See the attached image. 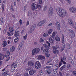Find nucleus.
<instances>
[{"label": "nucleus", "instance_id": "nucleus-57", "mask_svg": "<svg viewBox=\"0 0 76 76\" xmlns=\"http://www.w3.org/2000/svg\"><path fill=\"white\" fill-rule=\"evenodd\" d=\"M59 74L61 76H63V75H62V73L60 71L59 72Z\"/></svg>", "mask_w": 76, "mask_h": 76}, {"label": "nucleus", "instance_id": "nucleus-43", "mask_svg": "<svg viewBox=\"0 0 76 76\" xmlns=\"http://www.w3.org/2000/svg\"><path fill=\"white\" fill-rule=\"evenodd\" d=\"M53 73L54 75H56L57 73V71L56 69H53Z\"/></svg>", "mask_w": 76, "mask_h": 76}, {"label": "nucleus", "instance_id": "nucleus-59", "mask_svg": "<svg viewBox=\"0 0 76 76\" xmlns=\"http://www.w3.org/2000/svg\"><path fill=\"white\" fill-rule=\"evenodd\" d=\"M11 8L12 12H14V9H13V6L12 5L11 6Z\"/></svg>", "mask_w": 76, "mask_h": 76}, {"label": "nucleus", "instance_id": "nucleus-32", "mask_svg": "<svg viewBox=\"0 0 76 76\" xmlns=\"http://www.w3.org/2000/svg\"><path fill=\"white\" fill-rule=\"evenodd\" d=\"M9 31L10 32H13V31H14V30L13 29V28L11 27H9Z\"/></svg>", "mask_w": 76, "mask_h": 76}, {"label": "nucleus", "instance_id": "nucleus-14", "mask_svg": "<svg viewBox=\"0 0 76 76\" xmlns=\"http://www.w3.org/2000/svg\"><path fill=\"white\" fill-rule=\"evenodd\" d=\"M17 65L18 64H17L16 62H14L12 64V67H14V68H16Z\"/></svg>", "mask_w": 76, "mask_h": 76}, {"label": "nucleus", "instance_id": "nucleus-5", "mask_svg": "<svg viewBox=\"0 0 76 76\" xmlns=\"http://www.w3.org/2000/svg\"><path fill=\"white\" fill-rule=\"evenodd\" d=\"M5 57L7 58L6 61H7L10 59V52L9 51H7L5 53Z\"/></svg>", "mask_w": 76, "mask_h": 76}, {"label": "nucleus", "instance_id": "nucleus-38", "mask_svg": "<svg viewBox=\"0 0 76 76\" xmlns=\"http://www.w3.org/2000/svg\"><path fill=\"white\" fill-rule=\"evenodd\" d=\"M23 38L24 40H26V39H27V34H26L25 35L23 36Z\"/></svg>", "mask_w": 76, "mask_h": 76}, {"label": "nucleus", "instance_id": "nucleus-42", "mask_svg": "<svg viewBox=\"0 0 76 76\" xmlns=\"http://www.w3.org/2000/svg\"><path fill=\"white\" fill-rule=\"evenodd\" d=\"M4 7H5V5L4 4H3L2 6V7L3 11H4Z\"/></svg>", "mask_w": 76, "mask_h": 76}, {"label": "nucleus", "instance_id": "nucleus-23", "mask_svg": "<svg viewBox=\"0 0 76 76\" xmlns=\"http://www.w3.org/2000/svg\"><path fill=\"white\" fill-rule=\"evenodd\" d=\"M55 39L56 41H60V37L57 36L55 37Z\"/></svg>", "mask_w": 76, "mask_h": 76}, {"label": "nucleus", "instance_id": "nucleus-45", "mask_svg": "<svg viewBox=\"0 0 76 76\" xmlns=\"http://www.w3.org/2000/svg\"><path fill=\"white\" fill-rule=\"evenodd\" d=\"M72 73L74 75H75V76H76V71H74Z\"/></svg>", "mask_w": 76, "mask_h": 76}, {"label": "nucleus", "instance_id": "nucleus-11", "mask_svg": "<svg viewBox=\"0 0 76 76\" xmlns=\"http://www.w3.org/2000/svg\"><path fill=\"white\" fill-rule=\"evenodd\" d=\"M45 22L44 20L41 21L38 23L37 26H42Z\"/></svg>", "mask_w": 76, "mask_h": 76}, {"label": "nucleus", "instance_id": "nucleus-36", "mask_svg": "<svg viewBox=\"0 0 76 76\" xmlns=\"http://www.w3.org/2000/svg\"><path fill=\"white\" fill-rule=\"evenodd\" d=\"M44 41V40L42 38H41L39 39V42L41 43V42H43Z\"/></svg>", "mask_w": 76, "mask_h": 76}, {"label": "nucleus", "instance_id": "nucleus-27", "mask_svg": "<svg viewBox=\"0 0 76 76\" xmlns=\"http://www.w3.org/2000/svg\"><path fill=\"white\" fill-rule=\"evenodd\" d=\"M69 32H70V33H71L73 34H74V36H75V31H73V30L71 29L69 30Z\"/></svg>", "mask_w": 76, "mask_h": 76}, {"label": "nucleus", "instance_id": "nucleus-15", "mask_svg": "<svg viewBox=\"0 0 76 76\" xmlns=\"http://www.w3.org/2000/svg\"><path fill=\"white\" fill-rule=\"evenodd\" d=\"M57 34V31H53L51 37L53 38H54V37Z\"/></svg>", "mask_w": 76, "mask_h": 76}, {"label": "nucleus", "instance_id": "nucleus-60", "mask_svg": "<svg viewBox=\"0 0 76 76\" xmlns=\"http://www.w3.org/2000/svg\"><path fill=\"white\" fill-rule=\"evenodd\" d=\"M52 25H53V24L52 23H50L48 24V26H52Z\"/></svg>", "mask_w": 76, "mask_h": 76}, {"label": "nucleus", "instance_id": "nucleus-9", "mask_svg": "<svg viewBox=\"0 0 76 76\" xmlns=\"http://www.w3.org/2000/svg\"><path fill=\"white\" fill-rule=\"evenodd\" d=\"M36 26V25H34L31 27L30 31L29 32V34H31V33L32 31H33L34 30V29H35Z\"/></svg>", "mask_w": 76, "mask_h": 76}, {"label": "nucleus", "instance_id": "nucleus-30", "mask_svg": "<svg viewBox=\"0 0 76 76\" xmlns=\"http://www.w3.org/2000/svg\"><path fill=\"white\" fill-rule=\"evenodd\" d=\"M7 34L8 36H12V35H13V33L8 32L7 33Z\"/></svg>", "mask_w": 76, "mask_h": 76}, {"label": "nucleus", "instance_id": "nucleus-16", "mask_svg": "<svg viewBox=\"0 0 76 76\" xmlns=\"http://www.w3.org/2000/svg\"><path fill=\"white\" fill-rule=\"evenodd\" d=\"M31 7L33 9H36L37 8V7L35 4L32 3L31 5Z\"/></svg>", "mask_w": 76, "mask_h": 76}, {"label": "nucleus", "instance_id": "nucleus-31", "mask_svg": "<svg viewBox=\"0 0 76 76\" xmlns=\"http://www.w3.org/2000/svg\"><path fill=\"white\" fill-rule=\"evenodd\" d=\"M48 36V34L47 33H45L43 34V37L45 38H46V37H47Z\"/></svg>", "mask_w": 76, "mask_h": 76}, {"label": "nucleus", "instance_id": "nucleus-64", "mask_svg": "<svg viewBox=\"0 0 76 76\" xmlns=\"http://www.w3.org/2000/svg\"><path fill=\"white\" fill-rule=\"evenodd\" d=\"M3 50L4 51H6L7 50V49L6 48H4L3 49Z\"/></svg>", "mask_w": 76, "mask_h": 76}, {"label": "nucleus", "instance_id": "nucleus-48", "mask_svg": "<svg viewBox=\"0 0 76 76\" xmlns=\"http://www.w3.org/2000/svg\"><path fill=\"white\" fill-rule=\"evenodd\" d=\"M45 56L46 57H50V54H47L45 55Z\"/></svg>", "mask_w": 76, "mask_h": 76}, {"label": "nucleus", "instance_id": "nucleus-34", "mask_svg": "<svg viewBox=\"0 0 76 76\" xmlns=\"http://www.w3.org/2000/svg\"><path fill=\"white\" fill-rule=\"evenodd\" d=\"M22 45H19L18 49V50H22Z\"/></svg>", "mask_w": 76, "mask_h": 76}, {"label": "nucleus", "instance_id": "nucleus-2", "mask_svg": "<svg viewBox=\"0 0 76 76\" xmlns=\"http://www.w3.org/2000/svg\"><path fill=\"white\" fill-rule=\"evenodd\" d=\"M46 43L48 44V45H47L46 43H45L43 45V46L46 49H44L43 50V53L45 54H48L49 53V51L48 50H50V47H51V44L48 41H46Z\"/></svg>", "mask_w": 76, "mask_h": 76}, {"label": "nucleus", "instance_id": "nucleus-33", "mask_svg": "<svg viewBox=\"0 0 76 76\" xmlns=\"http://www.w3.org/2000/svg\"><path fill=\"white\" fill-rule=\"evenodd\" d=\"M24 44V41L23 40H22L21 41L20 45H22V46Z\"/></svg>", "mask_w": 76, "mask_h": 76}, {"label": "nucleus", "instance_id": "nucleus-21", "mask_svg": "<svg viewBox=\"0 0 76 76\" xmlns=\"http://www.w3.org/2000/svg\"><path fill=\"white\" fill-rule=\"evenodd\" d=\"M53 29H49L48 32V34L49 35L51 34V33H52V32H53Z\"/></svg>", "mask_w": 76, "mask_h": 76}, {"label": "nucleus", "instance_id": "nucleus-61", "mask_svg": "<svg viewBox=\"0 0 76 76\" xmlns=\"http://www.w3.org/2000/svg\"><path fill=\"white\" fill-rule=\"evenodd\" d=\"M47 6H45L44 7V10H46L47 9Z\"/></svg>", "mask_w": 76, "mask_h": 76}, {"label": "nucleus", "instance_id": "nucleus-35", "mask_svg": "<svg viewBox=\"0 0 76 76\" xmlns=\"http://www.w3.org/2000/svg\"><path fill=\"white\" fill-rule=\"evenodd\" d=\"M18 41H19V38L18 37H16L14 39L15 42H17Z\"/></svg>", "mask_w": 76, "mask_h": 76}, {"label": "nucleus", "instance_id": "nucleus-47", "mask_svg": "<svg viewBox=\"0 0 76 76\" xmlns=\"http://www.w3.org/2000/svg\"><path fill=\"white\" fill-rule=\"evenodd\" d=\"M43 71H42V70H41L40 71V75H43Z\"/></svg>", "mask_w": 76, "mask_h": 76}, {"label": "nucleus", "instance_id": "nucleus-55", "mask_svg": "<svg viewBox=\"0 0 76 76\" xmlns=\"http://www.w3.org/2000/svg\"><path fill=\"white\" fill-rule=\"evenodd\" d=\"M62 42L63 43H64V36H63V37Z\"/></svg>", "mask_w": 76, "mask_h": 76}, {"label": "nucleus", "instance_id": "nucleus-52", "mask_svg": "<svg viewBox=\"0 0 76 76\" xmlns=\"http://www.w3.org/2000/svg\"><path fill=\"white\" fill-rule=\"evenodd\" d=\"M19 23L20 26H21L22 25V20H20L19 21Z\"/></svg>", "mask_w": 76, "mask_h": 76}, {"label": "nucleus", "instance_id": "nucleus-28", "mask_svg": "<svg viewBox=\"0 0 76 76\" xmlns=\"http://www.w3.org/2000/svg\"><path fill=\"white\" fill-rule=\"evenodd\" d=\"M53 52L54 54H57L58 53H59V51L58 50H53Z\"/></svg>", "mask_w": 76, "mask_h": 76}, {"label": "nucleus", "instance_id": "nucleus-51", "mask_svg": "<svg viewBox=\"0 0 76 76\" xmlns=\"http://www.w3.org/2000/svg\"><path fill=\"white\" fill-rule=\"evenodd\" d=\"M0 21L1 23L3 22V18H1Z\"/></svg>", "mask_w": 76, "mask_h": 76}, {"label": "nucleus", "instance_id": "nucleus-25", "mask_svg": "<svg viewBox=\"0 0 76 76\" xmlns=\"http://www.w3.org/2000/svg\"><path fill=\"white\" fill-rule=\"evenodd\" d=\"M2 45L4 47H5L7 45V42L5 41H3V43H2Z\"/></svg>", "mask_w": 76, "mask_h": 76}, {"label": "nucleus", "instance_id": "nucleus-26", "mask_svg": "<svg viewBox=\"0 0 76 76\" xmlns=\"http://www.w3.org/2000/svg\"><path fill=\"white\" fill-rule=\"evenodd\" d=\"M28 65L29 66H32L34 65V64L31 61H29L28 62Z\"/></svg>", "mask_w": 76, "mask_h": 76}, {"label": "nucleus", "instance_id": "nucleus-37", "mask_svg": "<svg viewBox=\"0 0 76 76\" xmlns=\"http://www.w3.org/2000/svg\"><path fill=\"white\" fill-rule=\"evenodd\" d=\"M50 68H51V66H47L45 67V69H46V70H50Z\"/></svg>", "mask_w": 76, "mask_h": 76}, {"label": "nucleus", "instance_id": "nucleus-44", "mask_svg": "<svg viewBox=\"0 0 76 76\" xmlns=\"http://www.w3.org/2000/svg\"><path fill=\"white\" fill-rule=\"evenodd\" d=\"M39 4H42V0H39Z\"/></svg>", "mask_w": 76, "mask_h": 76}, {"label": "nucleus", "instance_id": "nucleus-8", "mask_svg": "<svg viewBox=\"0 0 76 76\" xmlns=\"http://www.w3.org/2000/svg\"><path fill=\"white\" fill-rule=\"evenodd\" d=\"M37 59L38 60H45V58L44 56L42 55H39L37 56Z\"/></svg>", "mask_w": 76, "mask_h": 76}, {"label": "nucleus", "instance_id": "nucleus-49", "mask_svg": "<svg viewBox=\"0 0 76 76\" xmlns=\"http://www.w3.org/2000/svg\"><path fill=\"white\" fill-rule=\"evenodd\" d=\"M27 15H32V13H31V12L30 11H29L28 12V13H27Z\"/></svg>", "mask_w": 76, "mask_h": 76}, {"label": "nucleus", "instance_id": "nucleus-1", "mask_svg": "<svg viewBox=\"0 0 76 76\" xmlns=\"http://www.w3.org/2000/svg\"><path fill=\"white\" fill-rule=\"evenodd\" d=\"M56 11L58 14L61 18H63V16H66L67 14L66 11L61 8L57 9H56Z\"/></svg>", "mask_w": 76, "mask_h": 76}, {"label": "nucleus", "instance_id": "nucleus-53", "mask_svg": "<svg viewBox=\"0 0 76 76\" xmlns=\"http://www.w3.org/2000/svg\"><path fill=\"white\" fill-rule=\"evenodd\" d=\"M28 73H25L24 74V76H28Z\"/></svg>", "mask_w": 76, "mask_h": 76}, {"label": "nucleus", "instance_id": "nucleus-19", "mask_svg": "<svg viewBox=\"0 0 76 76\" xmlns=\"http://www.w3.org/2000/svg\"><path fill=\"white\" fill-rule=\"evenodd\" d=\"M10 50L11 53H13L15 50V48L14 46H12L10 48Z\"/></svg>", "mask_w": 76, "mask_h": 76}, {"label": "nucleus", "instance_id": "nucleus-41", "mask_svg": "<svg viewBox=\"0 0 76 76\" xmlns=\"http://www.w3.org/2000/svg\"><path fill=\"white\" fill-rule=\"evenodd\" d=\"M67 67L68 69H69L71 67V65L70 64H68L67 65Z\"/></svg>", "mask_w": 76, "mask_h": 76}, {"label": "nucleus", "instance_id": "nucleus-17", "mask_svg": "<svg viewBox=\"0 0 76 76\" xmlns=\"http://www.w3.org/2000/svg\"><path fill=\"white\" fill-rule=\"evenodd\" d=\"M19 35V31H15L14 34L15 37H18Z\"/></svg>", "mask_w": 76, "mask_h": 76}, {"label": "nucleus", "instance_id": "nucleus-20", "mask_svg": "<svg viewBox=\"0 0 76 76\" xmlns=\"http://www.w3.org/2000/svg\"><path fill=\"white\" fill-rule=\"evenodd\" d=\"M49 42L51 44H53L54 43V39L51 37H50L49 38Z\"/></svg>", "mask_w": 76, "mask_h": 76}, {"label": "nucleus", "instance_id": "nucleus-62", "mask_svg": "<svg viewBox=\"0 0 76 76\" xmlns=\"http://www.w3.org/2000/svg\"><path fill=\"white\" fill-rule=\"evenodd\" d=\"M64 69L66 67V65L64 64L62 66Z\"/></svg>", "mask_w": 76, "mask_h": 76}, {"label": "nucleus", "instance_id": "nucleus-39", "mask_svg": "<svg viewBox=\"0 0 76 76\" xmlns=\"http://www.w3.org/2000/svg\"><path fill=\"white\" fill-rule=\"evenodd\" d=\"M69 61H70V63L72 64H74V62H73V60H72V59H69Z\"/></svg>", "mask_w": 76, "mask_h": 76}, {"label": "nucleus", "instance_id": "nucleus-24", "mask_svg": "<svg viewBox=\"0 0 76 76\" xmlns=\"http://www.w3.org/2000/svg\"><path fill=\"white\" fill-rule=\"evenodd\" d=\"M65 47V43H63V44L62 45V48L61 49V52H62L63 50H64V48Z\"/></svg>", "mask_w": 76, "mask_h": 76}, {"label": "nucleus", "instance_id": "nucleus-4", "mask_svg": "<svg viewBox=\"0 0 76 76\" xmlns=\"http://www.w3.org/2000/svg\"><path fill=\"white\" fill-rule=\"evenodd\" d=\"M35 68H36V69H38L41 68V64L39 62L37 61L35 64Z\"/></svg>", "mask_w": 76, "mask_h": 76}, {"label": "nucleus", "instance_id": "nucleus-7", "mask_svg": "<svg viewBox=\"0 0 76 76\" xmlns=\"http://www.w3.org/2000/svg\"><path fill=\"white\" fill-rule=\"evenodd\" d=\"M36 72V71L34 69H31L29 71V74L30 75H34V73Z\"/></svg>", "mask_w": 76, "mask_h": 76}, {"label": "nucleus", "instance_id": "nucleus-40", "mask_svg": "<svg viewBox=\"0 0 76 76\" xmlns=\"http://www.w3.org/2000/svg\"><path fill=\"white\" fill-rule=\"evenodd\" d=\"M52 48H53V50L54 51H55V50H57V47L54 46H53Z\"/></svg>", "mask_w": 76, "mask_h": 76}, {"label": "nucleus", "instance_id": "nucleus-3", "mask_svg": "<svg viewBox=\"0 0 76 76\" xmlns=\"http://www.w3.org/2000/svg\"><path fill=\"white\" fill-rule=\"evenodd\" d=\"M40 51V49L38 48H36L32 50L31 54L33 56H34L38 53H39Z\"/></svg>", "mask_w": 76, "mask_h": 76}, {"label": "nucleus", "instance_id": "nucleus-6", "mask_svg": "<svg viewBox=\"0 0 76 76\" xmlns=\"http://www.w3.org/2000/svg\"><path fill=\"white\" fill-rule=\"evenodd\" d=\"M53 13V8L50 7L49 9V11L48 13L49 16H51Z\"/></svg>", "mask_w": 76, "mask_h": 76}, {"label": "nucleus", "instance_id": "nucleus-50", "mask_svg": "<svg viewBox=\"0 0 76 76\" xmlns=\"http://www.w3.org/2000/svg\"><path fill=\"white\" fill-rule=\"evenodd\" d=\"M29 22L28 21H27L26 23V26H28L29 25Z\"/></svg>", "mask_w": 76, "mask_h": 76}, {"label": "nucleus", "instance_id": "nucleus-12", "mask_svg": "<svg viewBox=\"0 0 76 76\" xmlns=\"http://www.w3.org/2000/svg\"><path fill=\"white\" fill-rule=\"evenodd\" d=\"M56 27L57 28L58 30V31H60V23L58 22H56Z\"/></svg>", "mask_w": 76, "mask_h": 76}, {"label": "nucleus", "instance_id": "nucleus-46", "mask_svg": "<svg viewBox=\"0 0 76 76\" xmlns=\"http://www.w3.org/2000/svg\"><path fill=\"white\" fill-rule=\"evenodd\" d=\"M15 70V68H14V67H13L11 69V72H14V71Z\"/></svg>", "mask_w": 76, "mask_h": 76}, {"label": "nucleus", "instance_id": "nucleus-18", "mask_svg": "<svg viewBox=\"0 0 76 76\" xmlns=\"http://www.w3.org/2000/svg\"><path fill=\"white\" fill-rule=\"evenodd\" d=\"M4 58V55L1 53H0V60H3Z\"/></svg>", "mask_w": 76, "mask_h": 76}, {"label": "nucleus", "instance_id": "nucleus-63", "mask_svg": "<svg viewBox=\"0 0 76 76\" xmlns=\"http://www.w3.org/2000/svg\"><path fill=\"white\" fill-rule=\"evenodd\" d=\"M37 8H38V9H40L41 8V6L40 5H37Z\"/></svg>", "mask_w": 76, "mask_h": 76}, {"label": "nucleus", "instance_id": "nucleus-54", "mask_svg": "<svg viewBox=\"0 0 76 76\" xmlns=\"http://www.w3.org/2000/svg\"><path fill=\"white\" fill-rule=\"evenodd\" d=\"M64 68H63L62 66L61 67V68H60V70H61V71H63V70H64Z\"/></svg>", "mask_w": 76, "mask_h": 76}, {"label": "nucleus", "instance_id": "nucleus-13", "mask_svg": "<svg viewBox=\"0 0 76 76\" xmlns=\"http://www.w3.org/2000/svg\"><path fill=\"white\" fill-rule=\"evenodd\" d=\"M61 61L60 62L59 64V67H60L61 66V65H62V62L63 63V64H66V62L65 61H64L63 60V59L61 58Z\"/></svg>", "mask_w": 76, "mask_h": 76}, {"label": "nucleus", "instance_id": "nucleus-29", "mask_svg": "<svg viewBox=\"0 0 76 76\" xmlns=\"http://www.w3.org/2000/svg\"><path fill=\"white\" fill-rule=\"evenodd\" d=\"M45 72L46 73H47L48 74H50V73H51L52 72V70H48L46 69Z\"/></svg>", "mask_w": 76, "mask_h": 76}, {"label": "nucleus", "instance_id": "nucleus-58", "mask_svg": "<svg viewBox=\"0 0 76 76\" xmlns=\"http://www.w3.org/2000/svg\"><path fill=\"white\" fill-rule=\"evenodd\" d=\"M8 39H12V37H7Z\"/></svg>", "mask_w": 76, "mask_h": 76}, {"label": "nucleus", "instance_id": "nucleus-56", "mask_svg": "<svg viewBox=\"0 0 76 76\" xmlns=\"http://www.w3.org/2000/svg\"><path fill=\"white\" fill-rule=\"evenodd\" d=\"M16 76H21V75L19 73H17L16 75Z\"/></svg>", "mask_w": 76, "mask_h": 76}, {"label": "nucleus", "instance_id": "nucleus-10", "mask_svg": "<svg viewBox=\"0 0 76 76\" xmlns=\"http://www.w3.org/2000/svg\"><path fill=\"white\" fill-rule=\"evenodd\" d=\"M69 10L72 13H75L76 12V8L74 7L70 8Z\"/></svg>", "mask_w": 76, "mask_h": 76}, {"label": "nucleus", "instance_id": "nucleus-22", "mask_svg": "<svg viewBox=\"0 0 76 76\" xmlns=\"http://www.w3.org/2000/svg\"><path fill=\"white\" fill-rule=\"evenodd\" d=\"M8 72H9V71H8L7 70H5L3 72V73L2 74L3 76H4L6 75L8 73Z\"/></svg>", "mask_w": 76, "mask_h": 76}]
</instances>
